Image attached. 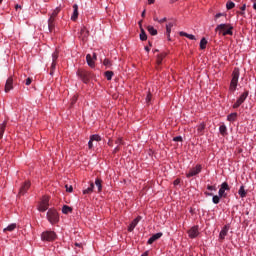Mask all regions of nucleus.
<instances>
[{
	"instance_id": "obj_1",
	"label": "nucleus",
	"mask_w": 256,
	"mask_h": 256,
	"mask_svg": "<svg viewBox=\"0 0 256 256\" xmlns=\"http://www.w3.org/2000/svg\"><path fill=\"white\" fill-rule=\"evenodd\" d=\"M215 32L222 37H227V35H233V24L221 23L216 26Z\"/></svg>"
},
{
	"instance_id": "obj_2",
	"label": "nucleus",
	"mask_w": 256,
	"mask_h": 256,
	"mask_svg": "<svg viewBox=\"0 0 256 256\" xmlns=\"http://www.w3.org/2000/svg\"><path fill=\"white\" fill-rule=\"evenodd\" d=\"M239 75H240L239 68H234L232 72V79L229 86L230 93H235V91H237V86L239 85Z\"/></svg>"
},
{
	"instance_id": "obj_3",
	"label": "nucleus",
	"mask_w": 256,
	"mask_h": 256,
	"mask_svg": "<svg viewBox=\"0 0 256 256\" xmlns=\"http://www.w3.org/2000/svg\"><path fill=\"white\" fill-rule=\"evenodd\" d=\"M59 13H61V7H56L48 19V29L50 33L53 31V28L55 27V17H57Z\"/></svg>"
},
{
	"instance_id": "obj_4",
	"label": "nucleus",
	"mask_w": 256,
	"mask_h": 256,
	"mask_svg": "<svg viewBox=\"0 0 256 256\" xmlns=\"http://www.w3.org/2000/svg\"><path fill=\"white\" fill-rule=\"evenodd\" d=\"M46 217L49 223H51V225H55V223H59V213L53 208H50L48 210Z\"/></svg>"
},
{
	"instance_id": "obj_5",
	"label": "nucleus",
	"mask_w": 256,
	"mask_h": 256,
	"mask_svg": "<svg viewBox=\"0 0 256 256\" xmlns=\"http://www.w3.org/2000/svg\"><path fill=\"white\" fill-rule=\"evenodd\" d=\"M47 209H49V196H43L38 205V211L45 213Z\"/></svg>"
},
{
	"instance_id": "obj_6",
	"label": "nucleus",
	"mask_w": 256,
	"mask_h": 256,
	"mask_svg": "<svg viewBox=\"0 0 256 256\" xmlns=\"http://www.w3.org/2000/svg\"><path fill=\"white\" fill-rule=\"evenodd\" d=\"M42 241H55L57 234L54 231L47 230L41 234Z\"/></svg>"
},
{
	"instance_id": "obj_7",
	"label": "nucleus",
	"mask_w": 256,
	"mask_h": 256,
	"mask_svg": "<svg viewBox=\"0 0 256 256\" xmlns=\"http://www.w3.org/2000/svg\"><path fill=\"white\" fill-rule=\"evenodd\" d=\"M249 97V92H244L240 95V97L236 100V102L233 104V109H239L243 103H245V100Z\"/></svg>"
},
{
	"instance_id": "obj_8",
	"label": "nucleus",
	"mask_w": 256,
	"mask_h": 256,
	"mask_svg": "<svg viewBox=\"0 0 256 256\" xmlns=\"http://www.w3.org/2000/svg\"><path fill=\"white\" fill-rule=\"evenodd\" d=\"M77 75L83 83H89V79H91V72L85 70H78Z\"/></svg>"
},
{
	"instance_id": "obj_9",
	"label": "nucleus",
	"mask_w": 256,
	"mask_h": 256,
	"mask_svg": "<svg viewBox=\"0 0 256 256\" xmlns=\"http://www.w3.org/2000/svg\"><path fill=\"white\" fill-rule=\"evenodd\" d=\"M202 169H203V166H201V164H198L194 168L189 170V172L186 174V177L188 179L191 177H195V175H199Z\"/></svg>"
},
{
	"instance_id": "obj_10",
	"label": "nucleus",
	"mask_w": 256,
	"mask_h": 256,
	"mask_svg": "<svg viewBox=\"0 0 256 256\" xmlns=\"http://www.w3.org/2000/svg\"><path fill=\"white\" fill-rule=\"evenodd\" d=\"M204 195L206 197H212V202L214 203V205H219V202L221 201V197H223L220 194L213 195V192H204Z\"/></svg>"
},
{
	"instance_id": "obj_11",
	"label": "nucleus",
	"mask_w": 256,
	"mask_h": 256,
	"mask_svg": "<svg viewBox=\"0 0 256 256\" xmlns=\"http://www.w3.org/2000/svg\"><path fill=\"white\" fill-rule=\"evenodd\" d=\"M198 236H199V227L198 226H193L188 231V237H190V239H195Z\"/></svg>"
},
{
	"instance_id": "obj_12",
	"label": "nucleus",
	"mask_w": 256,
	"mask_h": 256,
	"mask_svg": "<svg viewBox=\"0 0 256 256\" xmlns=\"http://www.w3.org/2000/svg\"><path fill=\"white\" fill-rule=\"evenodd\" d=\"M163 237V232H158L156 234H153L147 241L148 245H153L157 239H161Z\"/></svg>"
},
{
	"instance_id": "obj_13",
	"label": "nucleus",
	"mask_w": 256,
	"mask_h": 256,
	"mask_svg": "<svg viewBox=\"0 0 256 256\" xmlns=\"http://www.w3.org/2000/svg\"><path fill=\"white\" fill-rule=\"evenodd\" d=\"M139 221H141V216H137L128 226V231L131 233L139 224Z\"/></svg>"
},
{
	"instance_id": "obj_14",
	"label": "nucleus",
	"mask_w": 256,
	"mask_h": 256,
	"mask_svg": "<svg viewBox=\"0 0 256 256\" xmlns=\"http://www.w3.org/2000/svg\"><path fill=\"white\" fill-rule=\"evenodd\" d=\"M29 187H31V182L26 181L19 190V195H25L27 191L29 190Z\"/></svg>"
},
{
	"instance_id": "obj_15",
	"label": "nucleus",
	"mask_w": 256,
	"mask_h": 256,
	"mask_svg": "<svg viewBox=\"0 0 256 256\" xmlns=\"http://www.w3.org/2000/svg\"><path fill=\"white\" fill-rule=\"evenodd\" d=\"M229 189V184L227 182H223L218 191V195H220V197H223V195H225V191H229Z\"/></svg>"
},
{
	"instance_id": "obj_16",
	"label": "nucleus",
	"mask_w": 256,
	"mask_h": 256,
	"mask_svg": "<svg viewBox=\"0 0 256 256\" xmlns=\"http://www.w3.org/2000/svg\"><path fill=\"white\" fill-rule=\"evenodd\" d=\"M11 89H13V77H9L6 80V84H5V92L9 93V91H11Z\"/></svg>"
},
{
	"instance_id": "obj_17",
	"label": "nucleus",
	"mask_w": 256,
	"mask_h": 256,
	"mask_svg": "<svg viewBox=\"0 0 256 256\" xmlns=\"http://www.w3.org/2000/svg\"><path fill=\"white\" fill-rule=\"evenodd\" d=\"M79 17V6L77 4L73 5V14L71 16L72 21H77V18Z\"/></svg>"
},
{
	"instance_id": "obj_18",
	"label": "nucleus",
	"mask_w": 256,
	"mask_h": 256,
	"mask_svg": "<svg viewBox=\"0 0 256 256\" xmlns=\"http://www.w3.org/2000/svg\"><path fill=\"white\" fill-rule=\"evenodd\" d=\"M228 233H229V226H224L219 233V238L222 240L225 239Z\"/></svg>"
},
{
	"instance_id": "obj_19",
	"label": "nucleus",
	"mask_w": 256,
	"mask_h": 256,
	"mask_svg": "<svg viewBox=\"0 0 256 256\" xmlns=\"http://www.w3.org/2000/svg\"><path fill=\"white\" fill-rule=\"evenodd\" d=\"M80 35L82 37V41H87V38L89 37V31L87 30V28H81Z\"/></svg>"
},
{
	"instance_id": "obj_20",
	"label": "nucleus",
	"mask_w": 256,
	"mask_h": 256,
	"mask_svg": "<svg viewBox=\"0 0 256 256\" xmlns=\"http://www.w3.org/2000/svg\"><path fill=\"white\" fill-rule=\"evenodd\" d=\"M198 135H203L205 133V123L202 122L196 126Z\"/></svg>"
},
{
	"instance_id": "obj_21",
	"label": "nucleus",
	"mask_w": 256,
	"mask_h": 256,
	"mask_svg": "<svg viewBox=\"0 0 256 256\" xmlns=\"http://www.w3.org/2000/svg\"><path fill=\"white\" fill-rule=\"evenodd\" d=\"M165 57H167V53H165V52L158 54L157 59H156L157 65H161V63H163V59H165Z\"/></svg>"
},
{
	"instance_id": "obj_22",
	"label": "nucleus",
	"mask_w": 256,
	"mask_h": 256,
	"mask_svg": "<svg viewBox=\"0 0 256 256\" xmlns=\"http://www.w3.org/2000/svg\"><path fill=\"white\" fill-rule=\"evenodd\" d=\"M86 61L89 67L91 68L95 67V61H93V56H91V54H87Z\"/></svg>"
},
{
	"instance_id": "obj_23",
	"label": "nucleus",
	"mask_w": 256,
	"mask_h": 256,
	"mask_svg": "<svg viewBox=\"0 0 256 256\" xmlns=\"http://www.w3.org/2000/svg\"><path fill=\"white\" fill-rule=\"evenodd\" d=\"M238 195H240L241 199H245V197H247V191H245V186H240V189L238 190Z\"/></svg>"
},
{
	"instance_id": "obj_24",
	"label": "nucleus",
	"mask_w": 256,
	"mask_h": 256,
	"mask_svg": "<svg viewBox=\"0 0 256 256\" xmlns=\"http://www.w3.org/2000/svg\"><path fill=\"white\" fill-rule=\"evenodd\" d=\"M15 229H17V224L16 223H12L9 224L6 228L3 229L4 233H6V231H15Z\"/></svg>"
},
{
	"instance_id": "obj_25",
	"label": "nucleus",
	"mask_w": 256,
	"mask_h": 256,
	"mask_svg": "<svg viewBox=\"0 0 256 256\" xmlns=\"http://www.w3.org/2000/svg\"><path fill=\"white\" fill-rule=\"evenodd\" d=\"M95 189V184L91 183L90 186L83 190V195H89Z\"/></svg>"
},
{
	"instance_id": "obj_26",
	"label": "nucleus",
	"mask_w": 256,
	"mask_h": 256,
	"mask_svg": "<svg viewBox=\"0 0 256 256\" xmlns=\"http://www.w3.org/2000/svg\"><path fill=\"white\" fill-rule=\"evenodd\" d=\"M237 120V112H233L227 116V121L233 123V121Z\"/></svg>"
},
{
	"instance_id": "obj_27",
	"label": "nucleus",
	"mask_w": 256,
	"mask_h": 256,
	"mask_svg": "<svg viewBox=\"0 0 256 256\" xmlns=\"http://www.w3.org/2000/svg\"><path fill=\"white\" fill-rule=\"evenodd\" d=\"M171 29H173V22L166 24V34L168 37H171Z\"/></svg>"
},
{
	"instance_id": "obj_28",
	"label": "nucleus",
	"mask_w": 256,
	"mask_h": 256,
	"mask_svg": "<svg viewBox=\"0 0 256 256\" xmlns=\"http://www.w3.org/2000/svg\"><path fill=\"white\" fill-rule=\"evenodd\" d=\"M147 31L150 35H153V36L157 35V29H155V27L153 26H148Z\"/></svg>"
},
{
	"instance_id": "obj_29",
	"label": "nucleus",
	"mask_w": 256,
	"mask_h": 256,
	"mask_svg": "<svg viewBox=\"0 0 256 256\" xmlns=\"http://www.w3.org/2000/svg\"><path fill=\"white\" fill-rule=\"evenodd\" d=\"M101 183H102V182H101V179H96V180H95V185H96V187H97L99 193H101V191H102V189H103V185H102Z\"/></svg>"
},
{
	"instance_id": "obj_30",
	"label": "nucleus",
	"mask_w": 256,
	"mask_h": 256,
	"mask_svg": "<svg viewBox=\"0 0 256 256\" xmlns=\"http://www.w3.org/2000/svg\"><path fill=\"white\" fill-rule=\"evenodd\" d=\"M7 127V122L4 121L2 124H0V137H3V134L5 133V128Z\"/></svg>"
},
{
	"instance_id": "obj_31",
	"label": "nucleus",
	"mask_w": 256,
	"mask_h": 256,
	"mask_svg": "<svg viewBox=\"0 0 256 256\" xmlns=\"http://www.w3.org/2000/svg\"><path fill=\"white\" fill-rule=\"evenodd\" d=\"M200 49H207V39L206 38H202L200 40Z\"/></svg>"
},
{
	"instance_id": "obj_32",
	"label": "nucleus",
	"mask_w": 256,
	"mask_h": 256,
	"mask_svg": "<svg viewBox=\"0 0 256 256\" xmlns=\"http://www.w3.org/2000/svg\"><path fill=\"white\" fill-rule=\"evenodd\" d=\"M219 132L221 135L225 136L227 134V126H225V124L221 125L219 127Z\"/></svg>"
},
{
	"instance_id": "obj_33",
	"label": "nucleus",
	"mask_w": 256,
	"mask_h": 256,
	"mask_svg": "<svg viewBox=\"0 0 256 256\" xmlns=\"http://www.w3.org/2000/svg\"><path fill=\"white\" fill-rule=\"evenodd\" d=\"M73 211V209L67 205H64L62 207V213H64L65 215H67V213H71Z\"/></svg>"
},
{
	"instance_id": "obj_34",
	"label": "nucleus",
	"mask_w": 256,
	"mask_h": 256,
	"mask_svg": "<svg viewBox=\"0 0 256 256\" xmlns=\"http://www.w3.org/2000/svg\"><path fill=\"white\" fill-rule=\"evenodd\" d=\"M226 9H227L228 11H231V9H235V3H234L233 1H228V2L226 3Z\"/></svg>"
},
{
	"instance_id": "obj_35",
	"label": "nucleus",
	"mask_w": 256,
	"mask_h": 256,
	"mask_svg": "<svg viewBox=\"0 0 256 256\" xmlns=\"http://www.w3.org/2000/svg\"><path fill=\"white\" fill-rule=\"evenodd\" d=\"M140 41H147V33H145L144 29H141L140 32Z\"/></svg>"
},
{
	"instance_id": "obj_36",
	"label": "nucleus",
	"mask_w": 256,
	"mask_h": 256,
	"mask_svg": "<svg viewBox=\"0 0 256 256\" xmlns=\"http://www.w3.org/2000/svg\"><path fill=\"white\" fill-rule=\"evenodd\" d=\"M113 75H114L113 71L105 72V77H106L107 81H111V79H113Z\"/></svg>"
},
{
	"instance_id": "obj_37",
	"label": "nucleus",
	"mask_w": 256,
	"mask_h": 256,
	"mask_svg": "<svg viewBox=\"0 0 256 256\" xmlns=\"http://www.w3.org/2000/svg\"><path fill=\"white\" fill-rule=\"evenodd\" d=\"M90 139H91V141H97V142L101 141V137L99 136V134L91 135Z\"/></svg>"
},
{
	"instance_id": "obj_38",
	"label": "nucleus",
	"mask_w": 256,
	"mask_h": 256,
	"mask_svg": "<svg viewBox=\"0 0 256 256\" xmlns=\"http://www.w3.org/2000/svg\"><path fill=\"white\" fill-rule=\"evenodd\" d=\"M240 9L241 12H239V14L242 15V17H245V9H247V4H243Z\"/></svg>"
},
{
	"instance_id": "obj_39",
	"label": "nucleus",
	"mask_w": 256,
	"mask_h": 256,
	"mask_svg": "<svg viewBox=\"0 0 256 256\" xmlns=\"http://www.w3.org/2000/svg\"><path fill=\"white\" fill-rule=\"evenodd\" d=\"M206 188L208 191H217V186L215 185L208 184Z\"/></svg>"
},
{
	"instance_id": "obj_40",
	"label": "nucleus",
	"mask_w": 256,
	"mask_h": 256,
	"mask_svg": "<svg viewBox=\"0 0 256 256\" xmlns=\"http://www.w3.org/2000/svg\"><path fill=\"white\" fill-rule=\"evenodd\" d=\"M103 65L107 68L111 67V60L109 59H104Z\"/></svg>"
},
{
	"instance_id": "obj_41",
	"label": "nucleus",
	"mask_w": 256,
	"mask_h": 256,
	"mask_svg": "<svg viewBox=\"0 0 256 256\" xmlns=\"http://www.w3.org/2000/svg\"><path fill=\"white\" fill-rule=\"evenodd\" d=\"M55 67H57V63L52 62V64H51V71H50V75H53V73H55Z\"/></svg>"
},
{
	"instance_id": "obj_42",
	"label": "nucleus",
	"mask_w": 256,
	"mask_h": 256,
	"mask_svg": "<svg viewBox=\"0 0 256 256\" xmlns=\"http://www.w3.org/2000/svg\"><path fill=\"white\" fill-rule=\"evenodd\" d=\"M219 17H227V14H225V13H217L214 16L215 21H217V19H219Z\"/></svg>"
},
{
	"instance_id": "obj_43",
	"label": "nucleus",
	"mask_w": 256,
	"mask_h": 256,
	"mask_svg": "<svg viewBox=\"0 0 256 256\" xmlns=\"http://www.w3.org/2000/svg\"><path fill=\"white\" fill-rule=\"evenodd\" d=\"M57 59H59V54L57 52H54L52 54V62L55 63V61H57Z\"/></svg>"
},
{
	"instance_id": "obj_44",
	"label": "nucleus",
	"mask_w": 256,
	"mask_h": 256,
	"mask_svg": "<svg viewBox=\"0 0 256 256\" xmlns=\"http://www.w3.org/2000/svg\"><path fill=\"white\" fill-rule=\"evenodd\" d=\"M116 145H123V138L122 137H118L115 141Z\"/></svg>"
},
{
	"instance_id": "obj_45",
	"label": "nucleus",
	"mask_w": 256,
	"mask_h": 256,
	"mask_svg": "<svg viewBox=\"0 0 256 256\" xmlns=\"http://www.w3.org/2000/svg\"><path fill=\"white\" fill-rule=\"evenodd\" d=\"M187 39H190V41H195L197 38L195 37V35L193 34H188V36H186Z\"/></svg>"
},
{
	"instance_id": "obj_46",
	"label": "nucleus",
	"mask_w": 256,
	"mask_h": 256,
	"mask_svg": "<svg viewBox=\"0 0 256 256\" xmlns=\"http://www.w3.org/2000/svg\"><path fill=\"white\" fill-rule=\"evenodd\" d=\"M66 191L67 193H73V186L66 185Z\"/></svg>"
},
{
	"instance_id": "obj_47",
	"label": "nucleus",
	"mask_w": 256,
	"mask_h": 256,
	"mask_svg": "<svg viewBox=\"0 0 256 256\" xmlns=\"http://www.w3.org/2000/svg\"><path fill=\"white\" fill-rule=\"evenodd\" d=\"M77 103V96H73L71 99V105H75Z\"/></svg>"
},
{
	"instance_id": "obj_48",
	"label": "nucleus",
	"mask_w": 256,
	"mask_h": 256,
	"mask_svg": "<svg viewBox=\"0 0 256 256\" xmlns=\"http://www.w3.org/2000/svg\"><path fill=\"white\" fill-rule=\"evenodd\" d=\"M146 103H151V93H148L146 96Z\"/></svg>"
},
{
	"instance_id": "obj_49",
	"label": "nucleus",
	"mask_w": 256,
	"mask_h": 256,
	"mask_svg": "<svg viewBox=\"0 0 256 256\" xmlns=\"http://www.w3.org/2000/svg\"><path fill=\"white\" fill-rule=\"evenodd\" d=\"M173 141L177 142V141H183V138L181 136H176L173 138Z\"/></svg>"
},
{
	"instance_id": "obj_50",
	"label": "nucleus",
	"mask_w": 256,
	"mask_h": 256,
	"mask_svg": "<svg viewBox=\"0 0 256 256\" xmlns=\"http://www.w3.org/2000/svg\"><path fill=\"white\" fill-rule=\"evenodd\" d=\"M32 81L33 80L31 78H27L26 82H25V85H27V86L31 85Z\"/></svg>"
},
{
	"instance_id": "obj_51",
	"label": "nucleus",
	"mask_w": 256,
	"mask_h": 256,
	"mask_svg": "<svg viewBox=\"0 0 256 256\" xmlns=\"http://www.w3.org/2000/svg\"><path fill=\"white\" fill-rule=\"evenodd\" d=\"M88 147H89V149H93V140H91V138L88 142Z\"/></svg>"
},
{
	"instance_id": "obj_52",
	"label": "nucleus",
	"mask_w": 256,
	"mask_h": 256,
	"mask_svg": "<svg viewBox=\"0 0 256 256\" xmlns=\"http://www.w3.org/2000/svg\"><path fill=\"white\" fill-rule=\"evenodd\" d=\"M188 35H189V33H187V32H184V31L180 32L181 37H187Z\"/></svg>"
},
{
	"instance_id": "obj_53",
	"label": "nucleus",
	"mask_w": 256,
	"mask_h": 256,
	"mask_svg": "<svg viewBox=\"0 0 256 256\" xmlns=\"http://www.w3.org/2000/svg\"><path fill=\"white\" fill-rule=\"evenodd\" d=\"M113 154L115 153H119V146H116L113 151H112Z\"/></svg>"
},
{
	"instance_id": "obj_54",
	"label": "nucleus",
	"mask_w": 256,
	"mask_h": 256,
	"mask_svg": "<svg viewBox=\"0 0 256 256\" xmlns=\"http://www.w3.org/2000/svg\"><path fill=\"white\" fill-rule=\"evenodd\" d=\"M107 145H108L109 147H113V140H112V139H109Z\"/></svg>"
},
{
	"instance_id": "obj_55",
	"label": "nucleus",
	"mask_w": 256,
	"mask_h": 256,
	"mask_svg": "<svg viewBox=\"0 0 256 256\" xmlns=\"http://www.w3.org/2000/svg\"><path fill=\"white\" fill-rule=\"evenodd\" d=\"M165 21H167V17H164V18L158 20V23H165Z\"/></svg>"
},
{
	"instance_id": "obj_56",
	"label": "nucleus",
	"mask_w": 256,
	"mask_h": 256,
	"mask_svg": "<svg viewBox=\"0 0 256 256\" xmlns=\"http://www.w3.org/2000/svg\"><path fill=\"white\" fill-rule=\"evenodd\" d=\"M153 3H155V0H148L149 5H153Z\"/></svg>"
},
{
	"instance_id": "obj_57",
	"label": "nucleus",
	"mask_w": 256,
	"mask_h": 256,
	"mask_svg": "<svg viewBox=\"0 0 256 256\" xmlns=\"http://www.w3.org/2000/svg\"><path fill=\"white\" fill-rule=\"evenodd\" d=\"M148 255H149V251H146L141 256H148Z\"/></svg>"
},
{
	"instance_id": "obj_58",
	"label": "nucleus",
	"mask_w": 256,
	"mask_h": 256,
	"mask_svg": "<svg viewBox=\"0 0 256 256\" xmlns=\"http://www.w3.org/2000/svg\"><path fill=\"white\" fill-rule=\"evenodd\" d=\"M180 181L177 179L174 181V185H179Z\"/></svg>"
},
{
	"instance_id": "obj_59",
	"label": "nucleus",
	"mask_w": 256,
	"mask_h": 256,
	"mask_svg": "<svg viewBox=\"0 0 256 256\" xmlns=\"http://www.w3.org/2000/svg\"><path fill=\"white\" fill-rule=\"evenodd\" d=\"M15 9H16V10H17V9H21V5L17 4V5L15 6Z\"/></svg>"
},
{
	"instance_id": "obj_60",
	"label": "nucleus",
	"mask_w": 256,
	"mask_h": 256,
	"mask_svg": "<svg viewBox=\"0 0 256 256\" xmlns=\"http://www.w3.org/2000/svg\"><path fill=\"white\" fill-rule=\"evenodd\" d=\"M75 247H81V243H75Z\"/></svg>"
},
{
	"instance_id": "obj_61",
	"label": "nucleus",
	"mask_w": 256,
	"mask_h": 256,
	"mask_svg": "<svg viewBox=\"0 0 256 256\" xmlns=\"http://www.w3.org/2000/svg\"><path fill=\"white\" fill-rule=\"evenodd\" d=\"M253 9H254V11H256V2H254V4H253Z\"/></svg>"
},
{
	"instance_id": "obj_62",
	"label": "nucleus",
	"mask_w": 256,
	"mask_h": 256,
	"mask_svg": "<svg viewBox=\"0 0 256 256\" xmlns=\"http://www.w3.org/2000/svg\"><path fill=\"white\" fill-rule=\"evenodd\" d=\"M145 51H147V53H149V48L147 46H145Z\"/></svg>"
},
{
	"instance_id": "obj_63",
	"label": "nucleus",
	"mask_w": 256,
	"mask_h": 256,
	"mask_svg": "<svg viewBox=\"0 0 256 256\" xmlns=\"http://www.w3.org/2000/svg\"><path fill=\"white\" fill-rule=\"evenodd\" d=\"M154 21H158L159 22L160 20H159V18L154 17Z\"/></svg>"
},
{
	"instance_id": "obj_64",
	"label": "nucleus",
	"mask_w": 256,
	"mask_h": 256,
	"mask_svg": "<svg viewBox=\"0 0 256 256\" xmlns=\"http://www.w3.org/2000/svg\"><path fill=\"white\" fill-rule=\"evenodd\" d=\"M142 17H145V10H143L142 12Z\"/></svg>"
}]
</instances>
